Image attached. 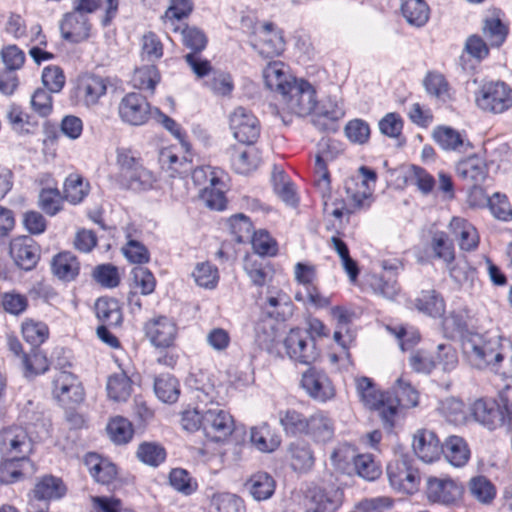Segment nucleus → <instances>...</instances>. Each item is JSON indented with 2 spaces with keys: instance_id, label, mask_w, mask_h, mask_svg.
<instances>
[{
  "instance_id": "11",
  "label": "nucleus",
  "mask_w": 512,
  "mask_h": 512,
  "mask_svg": "<svg viewBox=\"0 0 512 512\" xmlns=\"http://www.w3.org/2000/svg\"><path fill=\"white\" fill-rule=\"evenodd\" d=\"M359 175L352 176L345 181L344 188L347 199L353 203L355 208L361 209L370 205L372 195L370 182L375 184L377 174L367 166L358 169Z\"/></svg>"
},
{
  "instance_id": "51",
  "label": "nucleus",
  "mask_w": 512,
  "mask_h": 512,
  "mask_svg": "<svg viewBox=\"0 0 512 512\" xmlns=\"http://www.w3.org/2000/svg\"><path fill=\"white\" fill-rule=\"evenodd\" d=\"M89 183L84 182L82 176L78 174H70L64 182V197L72 203H80L88 194Z\"/></svg>"
},
{
  "instance_id": "62",
  "label": "nucleus",
  "mask_w": 512,
  "mask_h": 512,
  "mask_svg": "<svg viewBox=\"0 0 512 512\" xmlns=\"http://www.w3.org/2000/svg\"><path fill=\"white\" fill-rule=\"evenodd\" d=\"M277 337V328L270 321L260 320L255 326V341L260 349L271 350Z\"/></svg>"
},
{
  "instance_id": "13",
  "label": "nucleus",
  "mask_w": 512,
  "mask_h": 512,
  "mask_svg": "<svg viewBox=\"0 0 512 512\" xmlns=\"http://www.w3.org/2000/svg\"><path fill=\"white\" fill-rule=\"evenodd\" d=\"M425 494L429 502L452 505L459 501L463 494V487L450 478L428 477Z\"/></svg>"
},
{
  "instance_id": "42",
  "label": "nucleus",
  "mask_w": 512,
  "mask_h": 512,
  "mask_svg": "<svg viewBox=\"0 0 512 512\" xmlns=\"http://www.w3.org/2000/svg\"><path fill=\"white\" fill-rule=\"evenodd\" d=\"M154 391L164 403H174L180 395L178 380L170 374H161L155 378Z\"/></svg>"
},
{
  "instance_id": "61",
  "label": "nucleus",
  "mask_w": 512,
  "mask_h": 512,
  "mask_svg": "<svg viewBox=\"0 0 512 512\" xmlns=\"http://www.w3.org/2000/svg\"><path fill=\"white\" fill-rule=\"evenodd\" d=\"M133 289L142 295H149L155 290L156 280L150 270L145 267L137 266L131 271Z\"/></svg>"
},
{
  "instance_id": "59",
  "label": "nucleus",
  "mask_w": 512,
  "mask_h": 512,
  "mask_svg": "<svg viewBox=\"0 0 512 512\" xmlns=\"http://www.w3.org/2000/svg\"><path fill=\"white\" fill-rule=\"evenodd\" d=\"M424 86L427 93L435 98L446 102L450 99L449 84L440 73L430 72L424 79Z\"/></svg>"
},
{
  "instance_id": "50",
  "label": "nucleus",
  "mask_w": 512,
  "mask_h": 512,
  "mask_svg": "<svg viewBox=\"0 0 512 512\" xmlns=\"http://www.w3.org/2000/svg\"><path fill=\"white\" fill-rule=\"evenodd\" d=\"M368 285L375 294L389 300H393L400 291L395 275L387 277L372 275L368 279Z\"/></svg>"
},
{
  "instance_id": "15",
  "label": "nucleus",
  "mask_w": 512,
  "mask_h": 512,
  "mask_svg": "<svg viewBox=\"0 0 512 512\" xmlns=\"http://www.w3.org/2000/svg\"><path fill=\"white\" fill-rule=\"evenodd\" d=\"M59 28L65 41L78 44L90 38L92 25L88 16L69 11L60 20Z\"/></svg>"
},
{
  "instance_id": "54",
  "label": "nucleus",
  "mask_w": 512,
  "mask_h": 512,
  "mask_svg": "<svg viewBox=\"0 0 512 512\" xmlns=\"http://www.w3.org/2000/svg\"><path fill=\"white\" fill-rule=\"evenodd\" d=\"M210 185L203 188L200 198L204 204L212 210H223L226 206V198L224 192L217 188L220 180L216 176H211Z\"/></svg>"
},
{
  "instance_id": "35",
  "label": "nucleus",
  "mask_w": 512,
  "mask_h": 512,
  "mask_svg": "<svg viewBox=\"0 0 512 512\" xmlns=\"http://www.w3.org/2000/svg\"><path fill=\"white\" fill-rule=\"evenodd\" d=\"M415 308L432 317H440L445 312L443 297L434 289L422 290L414 300Z\"/></svg>"
},
{
  "instance_id": "43",
  "label": "nucleus",
  "mask_w": 512,
  "mask_h": 512,
  "mask_svg": "<svg viewBox=\"0 0 512 512\" xmlns=\"http://www.w3.org/2000/svg\"><path fill=\"white\" fill-rule=\"evenodd\" d=\"M23 338L33 347H39L49 338V327L43 321L27 318L21 325Z\"/></svg>"
},
{
  "instance_id": "27",
  "label": "nucleus",
  "mask_w": 512,
  "mask_h": 512,
  "mask_svg": "<svg viewBox=\"0 0 512 512\" xmlns=\"http://www.w3.org/2000/svg\"><path fill=\"white\" fill-rule=\"evenodd\" d=\"M449 229L463 251H473L478 247L479 235L476 228L466 219L453 217Z\"/></svg>"
},
{
  "instance_id": "20",
  "label": "nucleus",
  "mask_w": 512,
  "mask_h": 512,
  "mask_svg": "<svg viewBox=\"0 0 512 512\" xmlns=\"http://www.w3.org/2000/svg\"><path fill=\"white\" fill-rule=\"evenodd\" d=\"M226 154L232 169L238 174L247 175L255 171L261 163L260 152L251 145H232Z\"/></svg>"
},
{
  "instance_id": "10",
  "label": "nucleus",
  "mask_w": 512,
  "mask_h": 512,
  "mask_svg": "<svg viewBox=\"0 0 512 512\" xmlns=\"http://www.w3.org/2000/svg\"><path fill=\"white\" fill-rule=\"evenodd\" d=\"M53 394L60 406L73 411L84 400V389L77 377L61 371L53 382Z\"/></svg>"
},
{
  "instance_id": "23",
  "label": "nucleus",
  "mask_w": 512,
  "mask_h": 512,
  "mask_svg": "<svg viewBox=\"0 0 512 512\" xmlns=\"http://www.w3.org/2000/svg\"><path fill=\"white\" fill-rule=\"evenodd\" d=\"M442 446L436 434L429 430H418L413 437V450L425 463L437 461L442 455Z\"/></svg>"
},
{
  "instance_id": "49",
  "label": "nucleus",
  "mask_w": 512,
  "mask_h": 512,
  "mask_svg": "<svg viewBox=\"0 0 512 512\" xmlns=\"http://www.w3.org/2000/svg\"><path fill=\"white\" fill-rule=\"evenodd\" d=\"M357 456L358 454L356 453V449L353 445L342 443L333 450L330 460L336 469L343 473L350 474Z\"/></svg>"
},
{
  "instance_id": "40",
  "label": "nucleus",
  "mask_w": 512,
  "mask_h": 512,
  "mask_svg": "<svg viewBox=\"0 0 512 512\" xmlns=\"http://www.w3.org/2000/svg\"><path fill=\"white\" fill-rule=\"evenodd\" d=\"M244 270L255 286L262 287L272 278V268L263 258L247 257Z\"/></svg>"
},
{
  "instance_id": "55",
  "label": "nucleus",
  "mask_w": 512,
  "mask_h": 512,
  "mask_svg": "<svg viewBox=\"0 0 512 512\" xmlns=\"http://www.w3.org/2000/svg\"><path fill=\"white\" fill-rule=\"evenodd\" d=\"M352 472L367 481H374L381 475L380 466L370 454H358L353 463Z\"/></svg>"
},
{
  "instance_id": "19",
  "label": "nucleus",
  "mask_w": 512,
  "mask_h": 512,
  "mask_svg": "<svg viewBox=\"0 0 512 512\" xmlns=\"http://www.w3.org/2000/svg\"><path fill=\"white\" fill-rule=\"evenodd\" d=\"M150 105L146 98L139 93H129L119 104V115L124 122L131 125H142L148 118Z\"/></svg>"
},
{
  "instance_id": "58",
  "label": "nucleus",
  "mask_w": 512,
  "mask_h": 512,
  "mask_svg": "<svg viewBox=\"0 0 512 512\" xmlns=\"http://www.w3.org/2000/svg\"><path fill=\"white\" fill-rule=\"evenodd\" d=\"M192 276L198 286L206 289L215 288L219 280L218 269L210 262L198 263Z\"/></svg>"
},
{
  "instance_id": "64",
  "label": "nucleus",
  "mask_w": 512,
  "mask_h": 512,
  "mask_svg": "<svg viewBox=\"0 0 512 512\" xmlns=\"http://www.w3.org/2000/svg\"><path fill=\"white\" fill-rule=\"evenodd\" d=\"M485 201L495 218L502 221L512 219V207L506 195L494 193L491 197L486 198Z\"/></svg>"
},
{
  "instance_id": "12",
  "label": "nucleus",
  "mask_w": 512,
  "mask_h": 512,
  "mask_svg": "<svg viewBox=\"0 0 512 512\" xmlns=\"http://www.w3.org/2000/svg\"><path fill=\"white\" fill-rule=\"evenodd\" d=\"M251 46L263 58L279 56L285 50L283 33L273 23H265L255 31Z\"/></svg>"
},
{
  "instance_id": "25",
  "label": "nucleus",
  "mask_w": 512,
  "mask_h": 512,
  "mask_svg": "<svg viewBox=\"0 0 512 512\" xmlns=\"http://www.w3.org/2000/svg\"><path fill=\"white\" fill-rule=\"evenodd\" d=\"M263 309L269 318L284 322L293 315L294 304L283 290L268 289Z\"/></svg>"
},
{
  "instance_id": "1",
  "label": "nucleus",
  "mask_w": 512,
  "mask_h": 512,
  "mask_svg": "<svg viewBox=\"0 0 512 512\" xmlns=\"http://www.w3.org/2000/svg\"><path fill=\"white\" fill-rule=\"evenodd\" d=\"M357 393L362 403L381 416H395L406 413L419 404V392L405 377L400 376L387 391L378 390L372 379L361 377L356 380Z\"/></svg>"
},
{
  "instance_id": "18",
  "label": "nucleus",
  "mask_w": 512,
  "mask_h": 512,
  "mask_svg": "<svg viewBox=\"0 0 512 512\" xmlns=\"http://www.w3.org/2000/svg\"><path fill=\"white\" fill-rule=\"evenodd\" d=\"M10 255L19 268L29 271L40 259V247L29 236L17 237L10 243Z\"/></svg>"
},
{
  "instance_id": "46",
  "label": "nucleus",
  "mask_w": 512,
  "mask_h": 512,
  "mask_svg": "<svg viewBox=\"0 0 512 512\" xmlns=\"http://www.w3.org/2000/svg\"><path fill=\"white\" fill-rule=\"evenodd\" d=\"M173 30L175 32L180 31L182 43L186 48L191 50L190 53H200L206 48L208 42L207 37L198 27L188 25L181 27L177 25L173 27Z\"/></svg>"
},
{
  "instance_id": "14",
  "label": "nucleus",
  "mask_w": 512,
  "mask_h": 512,
  "mask_svg": "<svg viewBox=\"0 0 512 512\" xmlns=\"http://www.w3.org/2000/svg\"><path fill=\"white\" fill-rule=\"evenodd\" d=\"M67 487L61 478L53 475H45L39 478L31 492L29 507L34 509L36 507H48V502L52 500H59L65 496Z\"/></svg>"
},
{
  "instance_id": "44",
  "label": "nucleus",
  "mask_w": 512,
  "mask_h": 512,
  "mask_svg": "<svg viewBox=\"0 0 512 512\" xmlns=\"http://www.w3.org/2000/svg\"><path fill=\"white\" fill-rule=\"evenodd\" d=\"M156 182L154 173L142 165L120 181L121 185L133 191H146L153 188Z\"/></svg>"
},
{
  "instance_id": "9",
  "label": "nucleus",
  "mask_w": 512,
  "mask_h": 512,
  "mask_svg": "<svg viewBox=\"0 0 512 512\" xmlns=\"http://www.w3.org/2000/svg\"><path fill=\"white\" fill-rule=\"evenodd\" d=\"M229 128L233 137L245 145H253L260 136V122L247 108L236 107L229 115Z\"/></svg>"
},
{
  "instance_id": "48",
  "label": "nucleus",
  "mask_w": 512,
  "mask_h": 512,
  "mask_svg": "<svg viewBox=\"0 0 512 512\" xmlns=\"http://www.w3.org/2000/svg\"><path fill=\"white\" fill-rule=\"evenodd\" d=\"M204 432L211 440L219 442L232 434L234 418H203Z\"/></svg>"
},
{
  "instance_id": "56",
  "label": "nucleus",
  "mask_w": 512,
  "mask_h": 512,
  "mask_svg": "<svg viewBox=\"0 0 512 512\" xmlns=\"http://www.w3.org/2000/svg\"><path fill=\"white\" fill-rule=\"evenodd\" d=\"M344 134L351 143L364 145L370 139L371 129L368 122L355 118L346 123Z\"/></svg>"
},
{
  "instance_id": "63",
  "label": "nucleus",
  "mask_w": 512,
  "mask_h": 512,
  "mask_svg": "<svg viewBox=\"0 0 512 512\" xmlns=\"http://www.w3.org/2000/svg\"><path fill=\"white\" fill-rule=\"evenodd\" d=\"M169 482L176 491L184 495H191L197 489L196 481H193L188 471L182 468L171 470Z\"/></svg>"
},
{
  "instance_id": "17",
  "label": "nucleus",
  "mask_w": 512,
  "mask_h": 512,
  "mask_svg": "<svg viewBox=\"0 0 512 512\" xmlns=\"http://www.w3.org/2000/svg\"><path fill=\"white\" fill-rule=\"evenodd\" d=\"M456 174L462 180L471 184L474 188L473 195H483V191L478 187L487 177L488 169L485 161L478 155H471L461 159L456 164Z\"/></svg>"
},
{
  "instance_id": "45",
  "label": "nucleus",
  "mask_w": 512,
  "mask_h": 512,
  "mask_svg": "<svg viewBox=\"0 0 512 512\" xmlns=\"http://www.w3.org/2000/svg\"><path fill=\"white\" fill-rule=\"evenodd\" d=\"M108 397L114 401H126L132 392V381L125 372L115 373L107 381Z\"/></svg>"
},
{
  "instance_id": "16",
  "label": "nucleus",
  "mask_w": 512,
  "mask_h": 512,
  "mask_svg": "<svg viewBox=\"0 0 512 512\" xmlns=\"http://www.w3.org/2000/svg\"><path fill=\"white\" fill-rule=\"evenodd\" d=\"M32 444L26 430L20 426H10L0 431V453L8 456H28Z\"/></svg>"
},
{
  "instance_id": "22",
  "label": "nucleus",
  "mask_w": 512,
  "mask_h": 512,
  "mask_svg": "<svg viewBox=\"0 0 512 512\" xmlns=\"http://www.w3.org/2000/svg\"><path fill=\"white\" fill-rule=\"evenodd\" d=\"M145 332L154 346L169 347L175 340L177 328L171 319L159 316L145 324Z\"/></svg>"
},
{
  "instance_id": "3",
  "label": "nucleus",
  "mask_w": 512,
  "mask_h": 512,
  "mask_svg": "<svg viewBox=\"0 0 512 512\" xmlns=\"http://www.w3.org/2000/svg\"><path fill=\"white\" fill-rule=\"evenodd\" d=\"M501 337L489 333H471L463 337L462 350L468 364L481 371H491L501 357Z\"/></svg>"
},
{
  "instance_id": "21",
  "label": "nucleus",
  "mask_w": 512,
  "mask_h": 512,
  "mask_svg": "<svg viewBox=\"0 0 512 512\" xmlns=\"http://www.w3.org/2000/svg\"><path fill=\"white\" fill-rule=\"evenodd\" d=\"M301 385L315 400L325 402L334 396V387L329 377L316 369H309L302 375Z\"/></svg>"
},
{
  "instance_id": "5",
  "label": "nucleus",
  "mask_w": 512,
  "mask_h": 512,
  "mask_svg": "<svg viewBox=\"0 0 512 512\" xmlns=\"http://www.w3.org/2000/svg\"><path fill=\"white\" fill-rule=\"evenodd\" d=\"M109 80L92 73L80 74L71 91V98L76 104L92 108L100 103L107 94Z\"/></svg>"
},
{
  "instance_id": "32",
  "label": "nucleus",
  "mask_w": 512,
  "mask_h": 512,
  "mask_svg": "<svg viewBox=\"0 0 512 512\" xmlns=\"http://www.w3.org/2000/svg\"><path fill=\"white\" fill-rule=\"evenodd\" d=\"M293 78L294 76L286 71L285 64L281 61L269 62L263 69V79L266 87L278 94L289 85Z\"/></svg>"
},
{
  "instance_id": "31",
  "label": "nucleus",
  "mask_w": 512,
  "mask_h": 512,
  "mask_svg": "<svg viewBox=\"0 0 512 512\" xmlns=\"http://www.w3.org/2000/svg\"><path fill=\"white\" fill-rule=\"evenodd\" d=\"M443 452L445 459L454 467L465 466L471 456L470 449L466 441L459 436H450L443 444Z\"/></svg>"
},
{
  "instance_id": "33",
  "label": "nucleus",
  "mask_w": 512,
  "mask_h": 512,
  "mask_svg": "<svg viewBox=\"0 0 512 512\" xmlns=\"http://www.w3.org/2000/svg\"><path fill=\"white\" fill-rule=\"evenodd\" d=\"M245 486L255 500L264 501L274 494L276 482L269 473L260 471L251 475Z\"/></svg>"
},
{
  "instance_id": "53",
  "label": "nucleus",
  "mask_w": 512,
  "mask_h": 512,
  "mask_svg": "<svg viewBox=\"0 0 512 512\" xmlns=\"http://www.w3.org/2000/svg\"><path fill=\"white\" fill-rule=\"evenodd\" d=\"M471 495L482 504L491 503L496 496V488L485 476H476L469 482Z\"/></svg>"
},
{
  "instance_id": "30",
  "label": "nucleus",
  "mask_w": 512,
  "mask_h": 512,
  "mask_svg": "<svg viewBox=\"0 0 512 512\" xmlns=\"http://www.w3.org/2000/svg\"><path fill=\"white\" fill-rule=\"evenodd\" d=\"M343 501V491L335 486L317 488L313 491L311 509L315 512H336Z\"/></svg>"
},
{
  "instance_id": "37",
  "label": "nucleus",
  "mask_w": 512,
  "mask_h": 512,
  "mask_svg": "<svg viewBox=\"0 0 512 512\" xmlns=\"http://www.w3.org/2000/svg\"><path fill=\"white\" fill-rule=\"evenodd\" d=\"M80 264L71 252H62L52 261V271L55 276L64 281H72L79 274Z\"/></svg>"
},
{
  "instance_id": "47",
  "label": "nucleus",
  "mask_w": 512,
  "mask_h": 512,
  "mask_svg": "<svg viewBox=\"0 0 512 512\" xmlns=\"http://www.w3.org/2000/svg\"><path fill=\"white\" fill-rule=\"evenodd\" d=\"M116 164L119 168V178L121 181L143 163L139 152L136 150L129 147H118L116 149Z\"/></svg>"
},
{
  "instance_id": "2",
  "label": "nucleus",
  "mask_w": 512,
  "mask_h": 512,
  "mask_svg": "<svg viewBox=\"0 0 512 512\" xmlns=\"http://www.w3.org/2000/svg\"><path fill=\"white\" fill-rule=\"evenodd\" d=\"M439 410L446 416L469 413L468 416H512V402L509 389L502 390L497 398L481 397L469 402L468 406L458 398L449 397L441 401Z\"/></svg>"
},
{
  "instance_id": "6",
  "label": "nucleus",
  "mask_w": 512,
  "mask_h": 512,
  "mask_svg": "<svg viewBox=\"0 0 512 512\" xmlns=\"http://www.w3.org/2000/svg\"><path fill=\"white\" fill-rule=\"evenodd\" d=\"M386 471L390 486L394 490L404 494H413L418 491L420 473L409 457L401 456L390 461Z\"/></svg>"
},
{
  "instance_id": "28",
  "label": "nucleus",
  "mask_w": 512,
  "mask_h": 512,
  "mask_svg": "<svg viewBox=\"0 0 512 512\" xmlns=\"http://www.w3.org/2000/svg\"><path fill=\"white\" fill-rule=\"evenodd\" d=\"M286 459L291 469L298 473H307L315 463L311 447L304 442H293L288 446Z\"/></svg>"
},
{
  "instance_id": "57",
  "label": "nucleus",
  "mask_w": 512,
  "mask_h": 512,
  "mask_svg": "<svg viewBox=\"0 0 512 512\" xmlns=\"http://www.w3.org/2000/svg\"><path fill=\"white\" fill-rule=\"evenodd\" d=\"M137 457L144 464L157 467L165 461L166 451L160 444L144 442L138 447Z\"/></svg>"
},
{
  "instance_id": "7",
  "label": "nucleus",
  "mask_w": 512,
  "mask_h": 512,
  "mask_svg": "<svg viewBox=\"0 0 512 512\" xmlns=\"http://www.w3.org/2000/svg\"><path fill=\"white\" fill-rule=\"evenodd\" d=\"M284 348L292 361L304 365H311L320 355L314 337L301 328H293L288 332L284 339Z\"/></svg>"
},
{
  "instance_id": "41",
  "label": "nucleus",
  "mask_w": 512,
  "mask_h": 512,
  "mask_svg": "<svg viewBox=\"0 0 512 512\" xmlns=\"http://www.w3.org/2000/svg\"><path fill=\"white\" fill-rule=\"evenodd\" d=\"M106 431L109 439L116 445L129 443L135 433L133 424L128 418H110Z\"/></svg>"
},
{
  "instance_id": "38",
  "label": "nucleus",
  "mask_w": 512,
  "mask_h": 512,
  "mask_svg": "<svg viewBox=\"0 0 512 512\" xmlns=\"http://www.w3.org/2000/svg\"><path fill=\"white\" fill-rule=\"evenodd\" d=\"M250 441L259 451L264 453H271L275 451L281 439L278 435L272 432L267 424L251 429Z\"/></svg>"
},
{
  "instance_id": "8",
  "label": "nucleus",
  "mask_w": 512,
  "mask_h": 512,
  "mask_svg": "<svg viewBox=\"0 0 512 512\" xmlns=\"http://www.w3.org/2000/svg\"><path fill=\"white\" fill-rule=\"evenodd\" d=\"M477 106L487 112L503 113L512 107V90L504 82H488L476 93Z\"/></svg>"
},
{
  "instance_id": "60",
  "label": "nucleus",
  "mask_w": 512,
  "mask_h": 512,
  "mask_svg": "<svg viewBox=\"0 0 512 512\" xmlns=\"http://www.w3.org/2000/svg\"><path fill=\"white\" fill-rule=\"evenodd\" d=\"M431 246L435 256L448 265L455 259L453 243L444 231H436L432 236Z\"/></svg>"
},
{
  "instance_id": "26",
  "label": "nucleus",
  "mask_w": 512,
  "mask_h": 512,
  "mask_svg": "<svg viewBox=\"0 0 512 512\" xmlns=\"http://www.w3.org/2000/svg\"><path fill=\"white\" fill-rule=\"evenodd\" d=\"M85 465L91 477L102 485L111 484L118 475L117 466L96 453H88L86 455Z\"/></svg>"
},
{
  "instance_id": "4",
  "label": "nucleus",
  "mask_w": 512,
  "mask_h": 512,
  "mask_svg": "<svg viewBox=\"0 0 512 512\" xmlns=\"http://www.w3.org/2000/svg\"><path fill=\"white\" fill-rule=\"evenodd\" d=\"M279 95L286 109L297 116L309 115L317 105L315 88L304 79L294 77Z\"/></svg>"
},
{
  "instance_id": "39",
  "label": "nucleus",
  "mask_w": 512,
  "mask_h": 512,
  "mask_svg": "<svg viewBox=\"0 0 512 512\" xmlns=\"http://www.w3.org/2000/svg\"><path fill=\"white\" fill-rule=\"evenodd\" d=\"M401 11L406 21L416 27L425 25L430 14V9L424 0H403Z\"/></svg>"
},
{
  "instance_id": "24",
  "label": "nucleus",
  "mask_w": 512,
  "mask_h": 512,
  "mask_svg": "<svg viewBox=\"0 0 512 512\" xmlns=\"http://www.w3.org/2000/svg\"><path fill=\"white\" fill-rule=\"evenodd\" d=\"M345 116L343 102L329 96L319 107L312 119L313 125L320 131H335V124Z\"/></svg>"
},
{
  "instance_id": "34",
  "label": "nucleus",
  "mask_w": 512,
  "mask_h": 512,
  "mask_svg": "<svg viewBox=\"0 0 512 512\" xmlns=\"http://www.w3.org/2000/svg\"><path fill=\"white\" fill-rule=\"evenodd\" d=\"M30 465L26 456L2 455L0 463V482L10 484L23 478L25 466Z\"/></svg>"
},
{
  "instance_id": "29",
  "label": "nucleus",
  "mask_w": 512,
  "mask_h": 512,
  "mask_svg": "<svg viewBox=\"0 0 512 512\" xmlns=\"http://www.w3.org/2000/svg\"><path fill=\"white\" fill-rule=\"evenodd\" d=\"M434 141L446 151L467 152L472 149L470 141L459 131L446 126L437 127L433 131Z\"/></svg>"
},
{
  "instance_id": "36",
  "label": "nucleus",
  "mask_w": 512,
  "mask_h": 512,
  "mask_svg": "<svg viewBox=\"0 0 512 512\" xmlns=\"http://www.w3.org/2000/svg\"><path fill=\"white\" fill-rule=\"evenodd\" d=\"M95 313L102 325L119 326L122 323V311L114 298H99L95 303Z\"/></svg>"
},
{
  "instance_id": "52",
  "label": "nucleus",
  "mask_w": 512,
  "mask_h": 512,
  "mask_svg": "<svg viewBox=\"0 0 512 512\" xmlns=\"http://www.w3.org/2000/svg\"><path fill=\"white\" fill-rule=\"evenodd\" d=\"M160 80V74L154 64L136 68L132 76L133 85L140 90L154 91Z\"/></svg>"
}]
</instances>
